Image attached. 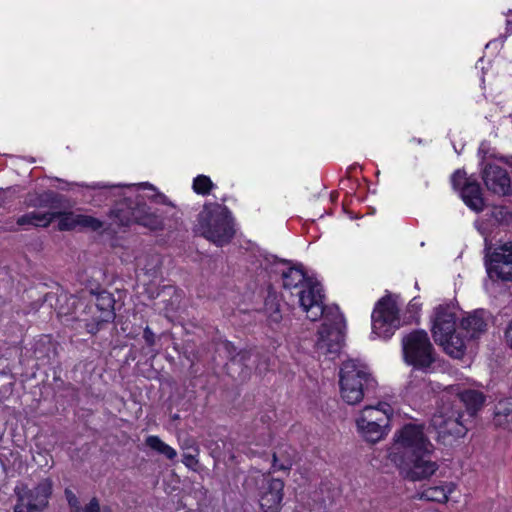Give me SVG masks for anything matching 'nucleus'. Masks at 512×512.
<instances>
[{"instance_id":"1","label":"nucleus","mask_w":512,"mask_h":512,"mask_svg":"<svg viewBox=\"0 0 512 512\" xmlns=\"http://www.w3.org/2000/svg\"><path fill=\"white\" fill-rule=\"evenodd\" d=\"M434 446L425 435L423 427L406 424L394 435L389 457L409 481L429 479L439 466L433 460Z\"/></svg>"},{"instance_id":"2","label":"nucleus","mask_w":512,"mask_h":512,"mask_svg":"<svg viewBox=\"0 0 512 512\" xmlns=\"http://www.w3.org/2000/svg\"><path fill=\"white\" fill-rule=\"evenodd\" d=\"M68 300L71 301V310L60 309L59 313L71 316L72 320L78 321L79 326L91 335L99 332L103 324L115 319L116 301L114 295L105 289L91 290L89 296L84 298L71 295Z\"/></svg>"},{"instance_id":"3","label":"nucleus","mask_w":512,"mask_h":512,"mask_svg":"<svg viewBox=\"0 0 512 512\" xmlns=\"http://www.w3.org/2000/svg\"><path fill=\"white\" fill-rule=\"evenodd\" d=\"M108 217L112 223L105 228L110 230L112 224L120 228H130L138 225L150 232H159L167 228L163 212L158 208L149 206L144 196L137 194L134 197H125L118 200L111 207Z\"/></svg>"},{"instance_id":"4","label":"nucleus","mask_w":512,"mask_h":512,"mask_svg":"<svg viewBox=\"0 0 512 512\" xmlns=\"http://www.w3.org/2000/svg\"><path fill=\"white\" fill-rule=\"evenodd\" d=\"M221 203L208 202L203 205L197 216L195 232L218 247L229 244L236 234L235 220L231 211L224 205L227 198L224 196Z\"/></svg>"},{"instance_id":"5","label":"nucleus","mask_w":512,"mask_h":512,"mask_svg":"<svg viewBox=\"0 0 512 512\" xmlns=\"http://www.w3.org/2000/svg\"><path fill=\"white\" fill-rule=\"evenodd\" d=\"M338 376L340 397L348 405H357L375 396L378 382L368 366L359 360L343 361Z\"/></svg>"},{"instance_id":"6","label":"nucleus","mask_w":512,"mask_h":512,"mask_svg":"<svg viewBox=\"0 0 512 512\" xmlns=\"http://www.w3.org/2000/svg\"><path fill=\"white\" fill-rule=\"evenodd\" d=\"M283 288L298 297V303L307 313V318L316 322L320 319V287L308 278L303 267L286 266L281 271Z\"/></svg>"},{"instance_id":"7","label":"nucleus","mask_w":512,"mask_h":512,"mask_svg":"<svg viewBox=\"0 0 512 512\" xmlns=\"http://www.w3.org/2000/svg\"><path fill=\"white\" fill-rule=\"evenodd\" d=\"M322 354L328 360L340 357L345 342V320L337 305L322 304Z\"/></svg>"},{"instance_id":"8","label":"nucleus","mask_w":512,"mask_h":512,"mask_svg":"<svg viewBox=\"0 0 512 512\" xmlns=\"http://www.w3.org/2000/svg\"><path fill=\"white\" fill-rule=\"evenodd\" d=\"M404 360L414 368L428 371L436 360V353L424 330H415L402 339Z\"/></svg>"},{"instance_id":"9","label":"nucleus","mask_w":512,"mask_h":512,"mask_svg":"<svg viewBox=\"0 0 512 512\" xmlns=\"http://www.w3.org/2000/svg\"><path fill=\"white\" fill-rule=\"evenodd\" d=\"M400 327L399 309L389 296L381 298L372 312V331L383 339L390 338Z\"/></svg>"},{"instance_id":"10","label":"nucleus","mask_w":512,"mask_h":512,"mask_svg":"<svg viewBox=\"0 0 512 512\" xmlns=\"http://www.w3.org/2000/svg\"><path fill=\"white\" fill-rule=\"evenodd\" d=\"M468 418L465 417L464 412L458 408L442 410L432 417V425L438 431L440 437L453 436L463 437L468 431L467 422Z\"/></svg>"},{"instance_id":"11","label":"nucleus","mask_w":512,"mask_h":512,"mask_svg":"<svg viewBox=\"0 0 512 512\" xmlns=\"http://www.w3.org/2000/svg\"><path fill=\"white\" fill-rule=\"evenodd\" d=\"M487 273L492 280L512 282V241L508 240L494 249L487 263Z\"/></svg>"},{"instance_id":"12","label":"nucleus","mask_w":512,"mask_h":512,"mask_svg":"<svg viewBox=\"0 0 512 512\" xmlns=\"http://www.w3.org/2000/svg\"><path fill=\"white\" fill-rule=\"evenodd\" d=\"M284 481L279 478H264L260 488L259 504L263 512H279L284 496Z\"/></svg>"},{"instance_id":"13","label":"nucleus","mask_w":512,"mask_h":512,"mask_svg":"<svg viewBox=\"0 0 512 512\" xmlns=\"http://www.w3.org/2000/svg\"><path fill=\"white\" fill-rule=\"evenodd\" d=\"M456 331V315L454 307L439 305L434 310L432 319V335L435 342L446 341V337Z\"/></svg>"},{"instance_id":"14","label":"nucleus","mask_w":512,"mask_h":512,"mask_svg":"<svg viewBox=\"0 0 512 512\" xmlns=\"http://www.w3.org/2000/svg\"><path fill=\"white\" fill-rule=\"evenodd\" d=\"M482 179L489 191L497 195L511 192V180L506 169L497 164H487L482 171Z\"/></svg>"},{"instance_id":"15","label":"nucleus","mask_w":512,"mask_h":512,"mask_svg":"<svg viewBox=\"0 0 512 512\" xmlns=\"http://www.w3.org/2000/svg\"><path fill=\"white\" fill-rule=\"evenodd\" d=\"M57 354L56 343L50 335H41L35 339L30 348H25L24 356L35 359L38 365L50 364Z\"/></svg>"},{"instance_id":"16","label":"nucleus","mask_w":512,"mask_h":512,"mask_svg":"<svg viewBox=\"0 0 512 512\" xmlns=\"http://www.w3.org/2000/svg\"><path fill=\"white\" fill-rule=\"evenodd\" d=\"M53 492V482L50 478L42 479L33 489L28 490L27 509L29 512H39L47 507Z\"/></svg>"},{"instance_id":"17","label":"nucleus","mask_w":512,"mask_h":512,"mask_svg":"<svg viewBox=\"0 0 512 512\" xmlns=\"http://www.w3.org/2000/svg\"><path fill=\"white\" fill-rule=\"evenodd\" d=\"M490 314L484 309H477L468 313L466 317L461 320L460 326L466 333V337L470 339H478L483 335L488 326Z\"/></svg>"},{"instance_id":"18","label":"nucleus","mask_w":512,"mask_h":512,"mask_svg":"<svg viewBox=\"0 0 512 512\" xmlns=\"http://www.w3.org/2000/svg\"><path fill=\"white\" fill-rule=\"evenodd\" d=\"M484 401L485 396L482 392L477 390H464L458 394L452 406L460 410L464 406L466 408V412H464L465 417L470 420L482 408Z\"/></svg>"},{"instance_id":"19","label":"nucleus","mask_w":512,"mask_h":512,"mask_svg":"<svg viewBox=\"0 0 512 512\" xmlns=\"http://www.w3.org/2000/svg\"><path fill=\"white\" fill-rule=\"evenodd\" d=\"M64 197L53 190H46L42 193L28 194L26 205L33 208L59 209L63 205Z\"/></svg>"},{"instance_id":"20","label":"nucleus","mask_w":512,"mask_h":512,"mask_svg":"<svg viewBox=\"0 0 512 512\" xmlns=\"http://www.w3.org/2000/svg\"><path fill=\"white\" fill-rule=\"evenodd\" d=\"M461 197L464 203L475 212L483 210L484 200L482 197V190L477 181H466L461 189Z\"/></svg>"},{"instance_id":"21","label":"nucleus","mask_w":512,"mask_h":512,"mask_svg":"<svg viewBox=\"0 0 512 512\" xmlns=\"http://www.w3.org/2000/svg\"><path fill=\"white\" fill-rule=\"evenodd\" d=\"M356 425L358 431L367 442L376 443L386 435V428L383 424L366 421L365 418H357Z\"/></svg>"},{"instance_id":"22","label":"nucleus","mask_w":512,"mask_h":512,"mask_svg":"<svg viewBox=\"0 0 512 512\" xmlns=\"http://www.w3.org/2000/svg\"><path fill=\"white\" fill-rule=\"evenodd\" d=\"M493 423L496 427L512 432V401H500L495 406Z\"/></svg>"},{"instance_id":"23","label":"nucleus","mask_w":512,"mask_h":512,"mask_svg":"<svg viewBox=\"0 0 512 512\" xmlns=\"http://www.w3.org/2000/svg\"><path fill=\"white\" fill-rule=\"evenodd\" d=\"M389 410L390 407L387 404H379V406L367 405L364 407L358 418H365L366 421L376 422L379 424H383V426L385 427H388Z\"/></svg>"},{"instance_id":"24","label":"nucleus","mask_w":512,"mask_h":512,"mask_svg":"<svg viewBox=\"0 0 512 512\" xmlns=\"http://www.w3.org/2000/svg\"><path fill=\"white\" fill-rule=\"evenodd\" d=\"M443 347L444 351L453 358H461L466 349L465 339L459 333L452 332L446 337V341L436 342Z\"/></svg>"},{"instance_id":"25","label":"nucleus","mask_w":512,"mask_h":512,"mask_svg":"<svg viewBox=\"0 0 512 512\" xmlns=\"http://www.w3.org/2000/svg\"><path fill=\"white\" fill-rule=\"evenodd\" d=\"M52 223V217L49 216V212L40 213L36 211L25 213L19 216L16 220V224L20 227L23 226H34L46 228Z\"/></svg>"},{"instance_id":"26","label":"nucleus","mask_w":512,"mask_h":512,"mask_svg":"<svg viewBox=\"0 0 512 512\" xmlns=\"http://www.w3.org/2000/svg\"><path fill=\"white\" fill-rule=\"evenodd\" d=\"M49 216L52 217V221L54 219H59L58 229L60 231H72L76 227L80 226L79 214H74L73 212H49Z\"/></svg>"},{"instance_id":"27","label":"nucleus","mask_w":512,"mask_h":512,"mask_svg":"<svg viewBox=\"0 0 512 512\" xmlns=\"http://www.w3.org/2000/svg\"><path fill=\"white\" fill-rule=\"evenodd\" d=\"M145 444L153 451L164 455L167 459L173 460L177 456V452L174 448L166 444L156 435H150L146 437Z\"/></svg>"},{"instance_id":"28","label":"nucleus","mask_w":512,"mask_h":512,"mask_svg":"<svg viewBox=\"0 0 512 512\" xmlns=\"http://www.w3.org/2000/svg\"><path fill=\"white\" fill-rule=\"evenodd\" d=\"M284 446H281L272 455V468L274 471H288L293 464V455L285 450L282 453Z\"/></svg>"},{"instance_id":"29","label":"nucleus","mask_w":512,"mask_h":512,"mask_svg":"<svg viewBox=\"0 0 512 512\" xmlns=\"http://www.w3.org/2000/svg\"><path fill=\"white\" fill-rule=\"evenodd\" d=\"M216 187L212 182L211 178L207 175H197L193 179L192 189L193 191L201 196L210 195L211 191Z\"/></svg>"},{"instance_id":"30","label":"nucleus","mask_w":512,"mask_h":512,"mask_svg":"<svg viewBox=\"0 0 512 512\" xmlns=\"http://www.w3.org/2000/svg\"><path fill=\"white\" fill-rule=\"evenodd\" d=\"M420 498L427 501L445 502L448 500V494L443 487L435 486L424 489Z\"/></svg>"},{"instance_id":"31","label":"nucleus","mask_w":512,"mask_h":512,"mask_svg":"<svg viewBox=\"0 0 512 512\" xmlns=\"http://www.w3.org/2000/svg\"><path fill=\"white\" fill-rule=\"evenodd\" d=\"M490 217L495 223L500 225H508L512 222V212L509 208L502 205L493 206L490 211Z\"/></svg>"},{"instance_id":"32","label":"nucleus","mask_w":512,"mask_h":512,"mask_svg":"<svg viewBox=\"0 0 512 512\" xmlns=\"http://www.w3.org/2000/svg\"><path fill=\"white\" fill-rule=\"evenodd\" d=\"M79 220L80 227L89 228L92 231H99L104 225L100 219L90 215L79 214Z\"/></svg>"},{"instance_id":"33","label":"nucleus","mask_w":512,"mask_h":512,"mask_svg":"<svg viewBox=\"0 0 512 512\" xmlns=\"http://www.w3.org/2000/svg\"><path fill=\"white\" fill-rule=\"evenodd\" d=\"M226 446V442L224 440L219 441H210L207 447L210 449V454L214 459H220L224 456V448Z\"/></svg>"},{"instance_id":"34","label":"nucleus","mask_w":512,"mask_h":512,"mask_svg":"<svg viewBox=\"0 0 512 512\" xmlns=\"http://www.w3.org/2000/svg\"><path fill=\"white\" fill-rule=\"evenodd\" d=\"M466 181H471V180L466 177V172L463 170L455 171L451 177V182H452L453 187L460 191Z\"/></svg>"},{"instance_id":"35","label":"nucleus","mask_w":512,"mask_h":512,"mask_svg":"<svg viewBox=\"0 0 512 512\" xmlns=\"http://www.w3.org/2000/svg\"><path fill=\"white\" fill-rule=\"evenodd\" d=\"M64 494H65L67 503H68L69 507L72 509V511L73 512H82L79 499L75 495V493L72 490L66 488L64 491Z\"/></svg>"},{"instance_id":"36","label":"nucleus","mask_w":512,"mask_h":512,"mask_svg":"<svg viewBox=\"0 0 512 512\" xmlns=\"http://www.w3.org/2000/svg\"><path fill=\"white\" fill-rule=\"evenodd\" d=\"M252 355H253V348L241 349L237 352L234 363H239L242 366H247Z\"/></svg>"},{"instance_id":"37","label":"nucleus","mask_w":512,"mask_h":512,"mask_svg":"<svg viewBox=\"0 0 512 512\" xmlns=\"http://www.w3.org/2000/svg\"><path fill=\"white\" fill-rule=\"evenodd\" d=\"M223 348H224L225 352L227 353L229 360L231 362H235V357H236V354L238 351H237V347L234 345V343L229 340H225L223 342Z\"/></svg>"},{"instance_id":"38","label":"nucleus","mask_w":512,"mask_h":512,"mask_svg":"<svg viewBox=\"0 0 512 512\" xmlns=\"http://www.w3.org/2000/svg\"><path fill=\"white\" fill-rule=\"evenodd\" d=\"M276 416V412L274 409L263 412L260 416V422L265 425V427L270 430V424L272 423L274 417Z\"/></svg>"},{"instance_id":"39","label":"nucleus","mask_w":512,"mask_h":512,"mask_svg":"<svg viewBox=\"0 0 512 512\" xmlns=\"http://www.w3.org/2000/svg\"><path fill=\"white\" fill-rule=\"evenodd\" d=\"M182 463L193 470H195V467L198 465L199 461L197 458V455L185 453L183 454Z\"/></svg>"},{"instance_id":"40","label":"nucleus","mask_w":512,"mask_h":512,"mask_svg":"<svg viewBox=\"0 0 512 512\" xmlns=\"http://www.w3.org/2000/svg\"><path fill=\"white\" fill-rule=\"evenodd\" d=\"M143 339L147 346L152 347L155 345L156 336L149 326H146L143 331Z\"/></svg>"},{"instance_id":"41","label":"nucleus","mask_w":512,"mask_h":512,"mask_svg":"<svg viewBox=\"0 0 512 512\" xmlns=\"http://www.w3.org/2000/svg\"><path fill=\"white\" fill-rule=\"evenodd\" d=\"M84 512H101L100 502L97 497H92L84 508Z\"/></svg>"},{"instance_id":"42","label":"nucleus","mask_w":512,"mask_h":512,"mask_svg":"<svg viewBox=\"0 0 512 512\" xmlns=\"http://www.w3.org/2000/svg\"><path fill=\"white\" fill-rule=\"evenodd\" d=\"M151 201L157 203V204H163V205H171L169 199L166 195H164L161 192H157L154 195L150 197Z\"/></svg>"},{"instance_id":"43","label":"nucleus","mask_w":512,"mask_h":512,"mask_svg":"<svg viewBox=\"0 0 512 512\" xmlns=\"http://www.w3.org/2000/svg\"><path fill=\"white\" fill-rule=\"evenodd\" d=\"M505 337H506L507 345L512 350V320L509 322V324L505 330Z\"/></svg>"},{"instance_id":"44","label":"nucleus","mask_w":512,"mask_h":512,"mask_svg":"<svg viewBox=\"0 0 512 512\" xmlns=\"http://www.w3.org/2000/svg\"><path fill=\"white\" fill-rule=\"evenodd\" d=\"M282 319L281 312L278 307L274 310V312L269 316V320L274 323H279Z\"/></svg>"},{"instance_id":"45","label":"nucleus","mask_w":512,"mask_h":512,"mask_svg":"<svg viewBox=\"0 0 512 512\" xmlns=\"http://www.w3.org/2000/svg\"><path fill=\"white\" fill-rule=\"evenodd\" d=\"M23 496H18V502L14 506V512H24Z\"/></svg>"},{"instance_id":"46","label":"nucleus","mask_w":512,"mask_h":512,"mask_svg":"<svg viewBox=\"0 0 512 512\" xmlns=\"http://www.w3.org/2000/svg\"><path fill=\"white\" fill-rule=\"evenodd\" d=\"M338 199V193L337 192H331L330 193V201L335 202Z\"/></svg>"},{"instance_id":"47","label":"nucleus","mask_w":512,"mask_h":512,"mask_svg":"<svg viewBox=\"0 0 512 512\" xmlns=\"http://www.w3.org/2000/svg\"><path fill=\"white\" fill-rule=\"evenodd\" d=\"M102 512H113L110 506H104Z\"/></svg>"},{"instance_id":"48","label":"nucleus","mask_w":512,"mask_h":512,"mask_svg":"<svg viewBox=\"0 0 512 512\" xmlns=\"http://www.w3.org/2000/svg\"><path fill=\"white\" fill-rule=\"evenodd\" d=\"M4 203V195H3V192L0 191V207L3 205Z\"/></svg>"},{"instance_id":"49","label":"nucleus","mask_w":512,"mask_h":512,"mask_svg":"<svg viewBox=\"0 0 512 512\" xmlns=\"http://www.w3.org/2000/svg\"><path fill=\"white\" fill-rule=\"evenodd\" d=\"M316 335L318 336V339L316 340V345L320 342V330H317Z\"/></svg>"},{"instance_id":"50","label":"nucleus","mask_w":512,"mask_h":512,"mask_svg":"<svg viewBox=\"0 0 512 512\" xmlns=\"http://www.w3.org/2000/svg\"><path fill=\"white\" fill-rule=\"evenodd\" d=\"M144 185H145V187H147V188H150V189L155 190V188H154V186H153L152 184L145 183Z\"/></svg>"},{"instance_id":"51","label":"nucleus","mask_w":512,"mask_h":512,"mask_svg":"<svg viewBox=\"0 0 512 512\" xmlns=\"http://www.w3.org/2000/svg\"><path fill=\"white\" fill-rule=\"evenodd\" d=\"M511 25H512V22L508 20V21H507V26H508V27H507V29H512V26H511Z\"/></svg>"},{"instance_id":"52","label":"nucleus","mask_w":512,"mask_h":512,"mask_svg":"<svg viewBox=\"0 0 512 512\" xmlns=\"http://www.w3.org/2000/svg\"><path fill=\"white\" fill-rule=\"evenodd\" d=\"M172 419L173 420L179 419V416L177 414H175V415H173Z\"/></svg>"},{"instance_id":"53","label":"nucleus","mask_w":512,"mask_h":512,"mask_svg":"<svg viewBox=\"0 0 512 512\" xmlns=\"http://www.w3.org/2000/svg\"><path fill=\"white\" fill-rule=\"evenodd\" d=\"M411 307L416 308V303L411 304Z\"/></svg>"}]
</instances>
